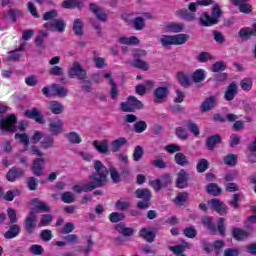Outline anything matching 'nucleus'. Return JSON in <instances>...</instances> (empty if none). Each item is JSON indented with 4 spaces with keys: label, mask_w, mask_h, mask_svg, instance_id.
Listing matches in <instances>:
<instances>
[{
    "label": "nucleus",
    "mask_w": 256,
    "mask_h": 256,
    "mask_svg": "<svg viewBox=\"0 0 256 256\" xmlns=\"http://www.w3.org/2000/svg\"><path fill=\"white\" fill-rule=\"evenodd\" d=\"M93 169L95 172L89 176V179H92L93 182L73 186L72 190L75 193H87L97 189L98 187H103V185L107 183V175H109V170H107V167L103 165V162L95 160Z\"/></svg>",
    "instance_id": "1"
},
{
    "label": "nucleus",
    "mask_w": 256,
    "mask_h": 256,
    "mask_svg": "<svg viewBox=\"0 0 256 256\" xmlns=\"http://www.w3.org/2000/svg\"><path fill=\"white\" fill-rule=\"evenodd\" d=\"M209 5H213V0H197L188 4V10L185 8L177 10L176 15L188 22L195 21L197 9L199 7H209Z\"/></svg>",
    "instance_id": "2"
},
{
    "label": "nucleus",
    "mask_w": 256,
    "mask_h": 256,
    "mask_svg": "<svg viewBox=\"0 0 256 256\" xmlns=\"http://www.w3.org/2000/svg\"><path fill=\"white\" fill-rule=\"evenodd\" d=\"M222 15L223 12L221 11V6L219 4H214L212 6L211 15H209L207 12L202 13L199 19L200 25H202V27H211V25H217Z\"/></svg>",
    "instance_id": "3"
},
{
    "label": "nucleus",
    "mask_w": 256,
    "mask_h": 256,
    "mask_svg": "<svg viewBox=\"0 0 256 256\" xmlns=\"http://www.w3.org/2000/svg\"><path fill=\"white\" fill-rule=\"evenodd\" d=\"M33 173L36 177H43V169L45 167V152L38 148L37 146L33 147Z\"/></svg>",
    "instance_id": "4"
},
{
    "label": "nucleus",
    "mask_w": 256,
    "mask_h": 256,
    "mask_svg": "<svg viewBox=\"0 0 256 256\" xmlns=\"http://www.w3.org/2000/svg\"><path fill=\"white\" fill-rule=\"evenodd\" d=\"M120 109L124 113H133L135 109H143V102H141L135 96H130L126 102H122L120 104Z\"/></svg>",
    "instance_id": "5"
},
{
    "label": "nucleus",
    "mask_w": 256,
    "mask_h": 256,
    "mask_svg": "<svg viewBox=\"0 0 256 256\" xmlns=\"http://www.w3.org/2000/svg\"><path fill=\"white\" fill-rule=\"evenodd\" d=\"M68 75L72 79L77 77V79H80L81 81H84V79H87V71L81 66L79 62H74L70 69L68 70Z\"/></svg>",
    "instance_id": "6"
},
{
    "label": "nucleus",
    "mask_w": 256,
    "mask_h": 256,
    "mask_svg": "<svg viewBox=\"0 0 256 256\" xmlns=\"http://www.w3.org/2000/svg\"><path fill=\"white\" fill-rule=\"evenodd\" d=\"M17 116L10 114L6 118H0V129L2 131L11 132L16 129Z\"/></svg>",
    "instance_id": "7"
},
{
    "label": "nucleus",
    "mask_w": 256,
    "mask_h": 256,
    "mask_svg": "<svg viewBox=\"0 0 256 256\" xmlns=\"http://www.w3.org/2000/svg\"><path fill=\"white\" fill-rule=\"evenodd\" d=\"M45 29L48 31H58V33H63L67 24L63 19H54L52 22H47L44 24Z\"/></svg>",
    "instance_id": "8"
},
{
    "label": "nucleus",
    "mask_w": 256,
    "mask_h": 256,
    "mask_svg": "<svg viewBox=\"0 0 256 256\" xmlns=\"http://www.w3.org/2000/svg\"><path fill=\"white\" fill-rule=\"evenodd\" d=\"M33 211L34 213H49L51 211V206L39 198L33 199Z\"/></svg>",
    "instance_id": "9"
},
{
    "label": "nucleus",
    "mask_w": 256,
    "mask_h": 256,
    "mask_svg": "<svg viewBox=\"0 0 256 256\" xmlns=\"http://www.w3.org/2000/svg\"><path fill=\"white\" fill-rule=\"evenodd\" d=\"M93 147L98 151V153H102V155H109V140L103 139L101 141L94 140Z\"/></svg>",
    "instance_id": "10"
},
{
    "label": "nucleus",
    "mask_w": 256,
    "mask_h": 256,
    "mask_svg": "<svg viewBox=\"0 0 256 256\" xmlns=\"http://www.w3.org/2000/svg\"><path fill=\"white\" fill-rule=\"evenodd\" d=\"M210 205L219 215H227V206L221 200L214 198L210 201Z\"/></svg>",
    "instance_id": "11"
},
{
    "label": "nucleus",
    "mask_w": 256,
    "mask_h": 256,
    "mask_svg": "<svg viewBox=\"0 0 256 256\" xmlns=\"http://www.w3.org/2000/svg\"><path fill=\"white\" fill-rule=\"evenodd\" d=\"M188 181L189 174L185 170H180L177 174L176 187H178V189H185Z\"/></svg>",
    "instance_id": "12"
},
{
    "label": "nucleus",
    "mask_w": 256,
    "mask_h": 256,
    "mask_svg": "<svg viewBox=\"0 0 256 256\" xmlns=\"http://www.w3.org/2000/svg\"><path fill=\"white\" fill-rule=\"evenodd\" d=\"M167 95H169L167 87H158L154 91V103H163L167 99Z\"/></svg>",
    "instance_id": "13"
},
{
    "label": "nucleus",
    "mask_w": 256,
    "mask_h": 256,
    "mask_svg": "<svg viewBox=\"0 0 256 256\" xmlns=\"http://www.w3.org/2000/svg\"><path fill=\"white\" fill-rule=\"evenodd\" d=\"M90 11L96 15V18L98 21L105 22L107 21V13H105V10L103 8L97 6L95 3L90 4Z\"/></svg>",
    "instance_id": "14"
},
{
    "label": "nucleus",
    "mask_w": 256,
    "mask_h": 256,
    "mask_svg": "<svg viewBox=\"0 0 256 256\" xmlns=\"http://www.w3.org/2000/svg\"><path fill=\"white\" fill-rule=\"evenodd\" d=\"M216 105H217V97L210 96L209 98H206L202 103L201 111L202 113H207L208 111L215 109Z\"/></svg>",
    "instance_id": "15"
},
{
    "label": "nucleus",
    "mask_w": 256,
    "mask_h": 256,
    "mask_svg": "<svg viewBox=\"0 0 256 256\" xmlns=\"http://www.w3.org/2000/svg\"><path fill=\"white\" fill-rule=\"evenodd\" d=\"M49 131L52 135L63 133V120H54L48 124Z\"/></svg>",
    "instance_id": "16"
},
{
    "label": "nucleus",
    "mask_w": 256,
    "mask_h": 256,
    "mask_svg": "<svg viewBox=\"0 0 256 256\" xmlns=\"http://www.w3.org/2000/svg\"><path fill=\"white\" fill-rule=\"evenodd\" d=\"M64 137L71 145H79L83 141L81 135L75 131L66 133Z\"/></svg>",
    "instance_id": "17"
},
{
    "label": "nucleus",
    "mask_w": 256,
    "mask_h": 256,
    "mask_svg": "<svg viewBox=\"0 0 256 256\" xmlns=\"http://www.w3.org/2000/svg\"><path fill=\"white\" fill-rule=\"evenodd\" d=\"M235 95H237V83L232 82L228 86V88L224 94V99L226 101H233V99H235Z\"/></svg>",
    "instance_id": "18"
},
{
    "label": "nucleus",
    "mask_w": 256,
    "mask_h": 256,
    "mask_svg": "<svg viewBox=\"0 0 256 256\" xmlns=\"http://www.w3.org/2000/svg\"><path fill=\"white\" fill-rule=\"evenodd\" d=\"M22 175H23V170L17 167H12L6 174V179L7 181L13 182L19 179V177H21Z\"/></svg>",
    "instance_id": "19"
},
{
    "label": "nucleus",
    "mask_w": 256,
    "mask_h": 256,
    "mask_svg": "<svg viewBox=\"0 0 256 256\" xmlns=\"http://www.w3.org/2000/svg\"><path fill=\"white\" fill-rule=\"evenodd\" d=\"M221 135L219 134H215L210 136L207 140H206V147L209 151H213V149H215V145H219V143H221Z\"/></svg>",
    "instance_id": "20"
},
{
    "label": "nucleus",
    "mask_w": 256,
    "mask_h": 256,
    "mask_svg": "<svg viewBox=\"0 0 256 256\" xmlns=\"http://www.w3.org/2000/svg\"><path fill=\"white\" fill-rule=\"evenodd\" d=\"M19 51H25V43L21 44L17 49L8 52L7 61H19L21 59Z\"/></svg>",
    "instance_id": "21"
},
{
    "label": "nucleus",
    "mask_w": 256,
    "mask_h": 256,
    "mask_svg": "<svg viewBox=\"0 0 256 256\" xmlns=\"http://www.w3.org/2000/svg\"><path fill=\"white\" fill-rule=\"evenodd\" d=\"M48 109L51 113H54V115H61V113H63V104L58 101H50L48 103Z\"/></svg>",
    "instance_id": "22"
},
{
    "label": "nucleus",
    "mask_w": 256,
    "mask_h": 256,
    "mask_svg": "<svg viewBox=\"0 0 256 256\" xmlns=\"http://www.w3.org/2000/svg\"><path fill=\"white\" fill-rule=\"evenodd\" d=\"M140 237L148 241V243H153L155 241V232L149 228H142L140 230Z\"/></svg>",
    "instance_id": "23"
},
{
    "label": "nucleus",
    "mask_w": 256,
    "mask_h": 256,
    "mask_svg": "<svg viewBox=\"0 0 256 256\" xmlns=\"http://www.w3.org/2000/svg\"><path fill=\"white\" fill-rule=\"evenodd\" d=\"M51 89L58 97H67V93H69V90L61 84H53Z\"/></svg>",
    "instance_id": "24"
},
{
    "label": "nucleus",
    "mask_w": 256,
    "mask_h": 256,
    "mask_svg": "<svg viewBox=\"0 0 256 256\" xmlns=\"http://www.w3.org/2000/svg\"><path fill=\"white\" fill-rule=\"evenodd\" d=\"M137 199H142L143 201H151V190L147 188L137 189L135 191Z\"/></svg>",
    "instance_id": "25"
},
{
    "label": "nucleus",
    "mask_w": 256,
    "mask_h": 256,
    "mask_svg": "<svg viewBox=\"0 0 256 256\" xmlns=\"http://www.w3.org/2000/svg\"><path fill=\"white\" fill-rule=\"evenodd\" d=\"M232 237H234L236 241H243V239H247V237H249V233L241 228H233Z\"/></svg>",
    "instance_id": "26"
},
{
    "label": "nucleus",
    "mask_w": 256,
    "mask_h": 256,
    "mask_svg": "<svg viewBox=\"0 0 256 256\" xmlns=\"http://www.w3.org/2000/svg\"><path fill=\"white\" fill-rule=\"evenodd\" d=\"M126 143H127L126 138H118L114 140L110 145L112 153L119 152L121 150V147H123V145H125Z\"/></svg>",
    "instance_id": "27"
},
{
    "label": "nucleus",
    "mask_w": 256,
    "mask_h": 256,
    "mask_svg": "<svg viewBox=\"0 0 256 256\" xmlns=\"http://www.w3.org/2000/svg\"><path fill=\"white\" fill-rule=\"evenodd\" d=\"M176 77L182 87H191V79L185 72H178Z\"/></svg>",
    "instance_id": "28"
},
{
    "label": "nucleus",
    "mask_w": 256,
    "mask_h": 256,
    "mask_svg": "<svg viewBox=\"0 0 256 256\" xmlns=\"http://www.w3.org/2000/svg\"><path fill=\"white\" fill-rule=\"evenodd\" d=\"M21 233V227L17 224H14L10 227V229L4 234V237L6 239H13L14 237H17Z\"/></svg>",
    "instance_id": "29"
},
{
    "label": "nucleus",
    "mask_w": 256,
    "mask_h": 256,
    "mask_svg": "<svg viewBox=\"0 0 256 256\" xmlns=\"http://www.w3.org/2000/svg\"><path fill=\"white\" fill-rule=\"evenodd\" d=\"M120 45H139V38L135 36L118 38Z\"/></svg>",
    "instance_id": "30"
},
{
    "label": "nucleus",
    "mask_w": 256,
    "mask_h": 256,
    "mask_svg": "<svg viewBox=\"0 0 256 256\" xmlns=\"http://www.w3.org/2000/svg\"><path fill=\"white\" fill-rule=\"evenodd\" d=\"M174 161L177 163V165H180V167H185V165H189V158L181 152H178L174 156Z\"/></svg>",
    "instance_id": "31"
},
{
    "label": "nucleus",
    "mask_w": 256,
    "mask_h": 256,
    "mask_svg": "<svg viewBox=\"0 0 256 256\" xmlns=\"http://www.w3.org/2000/svg\"><path fill=\"white\" fill-rule=\"evenodd\" d=\"M104 78L109 79V83L111 85L110 95H111L112 99H117V95L119 92L117 90V84H115V81L113 80V78H111V73L105 74Z\"/></svg>",
    "instance_id": "32"
},
{
    "label": "nucleus",
    "mask_w": 256,
    "mask_h": 256,
    "mask_svg": "<svg viewBox=\"0 0 256 256\" xmlns=\"http://www.w3.org/2000/svg\"><path fill=\"white\" fill-rule=\"evenodd\" d=\"M24 230L26 233H28V235L33 233V211H31L25 219Z\"/></svg>",
    "instance_id": "33"
},
{
    "label": "nucleus",
    "mask_w": 256,
    "mask_h": 256,
    "mask_svg": "<svg viewBox=\"0 0 256 256\" xmlns=\"http://www.w3.org/2000/svg\"><path fill=\"white\" fill-rule=\"evenodd\" d=\"M173 45H185L189 41V35L187 34H176L172 35Z\"/></svg>",
    "instance_id": "34"
},
{
    "label": "nucleus",
    "mask_w": 256,
    "mask_h": 256,
    "mask_svg": "<svg viewBox=\"0 0 256 256\" xmlns=\"http://www.w3.org/2000/svg\"><path fill=\"white\" fill-rule=\"evenodd\" d=\"M185 127H187V129H189L195 137H199L201 131L199 130V125H197V123L193 122L192 120H187L185 122Z\"/></svg>",
    "instance_id": "35"
},
{
    "label": "nucleus",
    "mask_w": 256,
    "mask_h": 256,
    "mask_svg": "<svg viewBox=\"0 0 256 256\" xmlns=\"http://www.w3.org/2000/svg\"><path fill=\"white\" fill-rule=\"evenodd\" d=\"M116 231H118V233H121V235H124L125 237H131V235H133L134 233L133 228L125 227V224L123 223H120L116 226Z\"/></svg>",
    "instance_id": "36"
},
{
    "label": "nucleus",
    "mask_w": 256,
    "mask_h": 256,
    "mask_svg": "<svg viewBox=\"0 0 256 256\" xmlns=\"http://www.w3.org/2000/svg\"><path fill=\"white\" fill-rule=\"evenodd\" d=\"M192 81L195 83H201L205 81V70L203 69H198L192 74Z\"/></svg>",
    "instance_id": "37"
},
{
    "label": "nucleus",
    "mask_w": 256,
    "mask_h": 256,
    "mask_svg": "<svg viewBox=\"0 0 256 256\" xmlns=\"http://www.w3.org/2000/svg\"><path fill=\"white\" fill-rule=\"evenodd\" d=\"M166 28L171 33H181V31H183L184 29V26L181 23L171 22L167 24Z\"/></svg>",
    "instance_id": "38"
},
{
    "label": "nucleus",
    "mask_w": 256,
    "mask_h": 256,
    "mask_svg": "<svg viewBox=\"0 0 256 256\" xmlns=\"http://www.w3.org/2000/svg\"><path fill=\"white\" fill-rule=\"evenodd\" d=\"M132 67L136 69H141L142 71H149V63L145 60H134L131 62Z\"/></svg>",
    "instance_id": "39"
},
{
    "label": "nucleus",
    "mask_w": 256,
    "mask_h": 256,
    "mask_svg": "<svg viewBox=\"0 0 256 256\" xmlns=\"http://www.w3.org/2000/svg\"><path fill=\"white\" fill-rule=\"evenodd\" d=\"M33 119L36 123H39V125H43L45 123V116H43L41 110L37 108H33Z\"/></svg>",
    "instance_id": "40"
},
{
    "label": "nucleus",
    "mask_w": 256,
    "mask_h": 256,
    "mask_svg": "<svg viewBox=\"0 0 256 256\" xmlns=\"http://www.w3.org/2000/svg\"><path fill=\"white\" fill-rule=\"evenodd\" d=\"M73 31L75 35L81 36L83 35V21L81 19H75L73 23Z\"/></svg>",
    "instance_id": "41"
},
{
    "label": "nucleus",
    "mask_w": 256,
    "mask_h": 256,
    "mask_svg": "<svg viewBox=\"0 0 256 256\" xmlns=\"http://www.w3.org/2000/svg\"><path fill=\"white\" fill-rule=\"evenodd\" d=\"M133 27L136 31H143L145 29V19L143 17H136L133 20Z\"/></svg>",
    "instance_id": "42"
},
{
    "label": "nucleus",
    "mask_w": 256,
    "mask_h": 256,
    "mask_svg": "<svg viewBox=\"0 0 256 256\" xmlns=\"http://www.w3.org/2000/svg\"><path fill=\"white\" fill-rule=\"evenodd\" d=\"M21 195V190H9L5 194H3V198L5 201H13L15 197H19Z\"/></svg>",
    "instance_id": "43"
},
{
    "label": "nucleus",
    "mask_w": 256,
    "mask_h": 256,
    "mask_svg": "<svg viewBox=\"0 0 256 256\" xmlns=\"http://www.w3.org/2000/svg\"><path fill=\"white\" fill-rule=\"evenodd\" d=\"M52 222H53V215L44 214L42 216V218L40 219L38 226L39 227H48V225H51Z\"/></svg>",
    "instance_id": "44"
},
{
    "label": "nucleus",
    "mask_w": 256,
    "mask_h": 256,
    "mask_svg": "<svg viewBox=\"0 0 256 256\" xmlns=\"http://www.w3.org/2000/svg\"><path fill=\"white\" fill-rule=\"evenodd\" d=\"M207 192L210 193V195H214L217 197L221 193V188L215 183H210L206 187Z\"/></svg>",
    "instance_id": "45"
},
{
    "label": "nucleus",
    "mask_w": 256,
    "mask_h": 256,
    "mask_svg": "<svg viewBox=\"0 0 256 256\" xmlns=\"http://www.w3.org/2000/svg\"><path fill=\"white\" fill-rule=\"evenodd\" d=\"M48 35L49 33H47V31L40 30L35 39L36 45H38V47H43V41L47 39Z\"/></svg>",
    "instance_id": "46"
},
{
    "label": "nucleus",
    "mask_w": 256,
    "mask_h": 256,
    "mask_svg": "<svg viewBox=\"0 0 256 256\" xmlns=\"http://www.w3.org/2000/svg\"><path fill=\"white\" fill-rule=\"evenodd\" d=\"M185 249H189V245H176V246H169V250L172 251L175 255H181Z\"/></svg>",
    "instance_id": "47"
},
{
    "label": "nucleus",
    "mask_w": 256,
    "mask_h": 256,
    "mask_svg": "<svg viewBox=\"0 0 256 256\" xmlns=\"http://www.w3.org/2000/svg\"><path fill=\"white\" fill-rule=\"evenodd\" d=\"M209 169V161L207 159H201L197 164V172L205 173Z\"/></svg>",
    "instance_id": "48"
},
{
    "label": "nucleus",
    "mask_w": 256,
    "mask_h": 256,
    "mask_svg": "<svg viewBox=\"0 0 256 256\" xmlns=\"http://www.w3.org/2000/svg\"><path fill=\"white\" fill-rule=\"evenodd\" d=\"M63 203H75V194L72 192H64L61 195Z\"/></svg>",
    "instance_id": "49"
},
{
    "label": "nucleus",
    "mask_w": 256,
    "mask_h": 256,
    "mask_svg": "<svg viewBox=\"0 0 256 256\" xmlns=\"http://www.w3.org/2000/svg\"><path fill=\"white\" fill-rule=\"evenodd\" d=\"M40 239L45 242L51 241L53 239V232L49 229L42 230L40 232Z\"/></svg>",
    "instance_id": "50"
},
{
    "label": "nucleus",
    "mask_w": 256,
    "mask_h": 256,
    "mask_svg": "<svg viewBox=\"0 0 256 256\" xmlns=\"http://www.w3.org/2000/svg\"><path fill=\"white\" fill-rule=\"evenodd\" d=\"M14 137L15 139H19L20 143L24 145V147H27L29 145V135L27 133H16Z\"/></svg>",
    "instance_id": "51"
},
{
    "label": "nucleus",
    "mask_w": 256,
    "mask_h": 256,
    "mask_svg": "<svg viewBox=\"0 0 256 256\" xmlns=\"http://www.w3.org/2000/svg\"><path fill=\"white\" fill-rule=\"evenodd\" d=\"M40 145L42 149H51L54 145V140L51 137H45L40 142Z\"/></svg>",
    "instance_id": "52"
},
{
    "label": "nucleus",
    "mask_w": 256,
    "mask_h": 256,
    "mask_svg": "<svg viewBox=\"0 0 256 256\" xmlns=\"http://www.w3.org/2000/svg\"><path fill=\"white\" fill-rule=\"evenodd\" d=\"M189 197V194L186 192L179 193L176 198L174 199V202L176 205H183L187 201Z\"/></svg>",
    "instance_id": "53"
},
{
    "label": "nucleus",
    "mask_w": 256,
    "mask_h": 256,
    "mask_svg": "<svg viewBox=\"0 0 256 256\" xmlns=\"http://www.w3.org/2000/svg\"><path fill=\"white\" fill-rule=\"evenodd\" d=\"M176 136L178 139H182L185 141L186 139L189 138V134L187 133V129L183 127H178L176 128Z\"/></svg>",
    "instance_id": "54"
},
{
    "label": "nucleus",
    "mask_w": 256,
    "mask_h": 256,
    "mask_svg": "<svg viewBox=\"0 0 256 256\" xmlns=\"http://www.w3.org/2000/svg\"><path fill=\"white\" fill-rule=\"evenodd\" d=\"M109 173H110V177H111L113 183H119V181H121V176L119 175L117 168L110 167Z\"/></svg>",
    "instance_id": "55"
},
{
    "label": "nucleus",
    "mask_w": 256,
    "mask_h": 256,
    "mask_svg": "<svg viewBox=\"0 0 256 256\" xmlns=\"http://www.w3.org/2000/svg\"><path fill=\"white\" fill-rule=\"evenodd\" d=\"M147 130V122L145 121H138L134 124V131L136 133H143V131Z\"/></svg>",
    "instance_id": "56"
},
{
    "label": "nucleus",
    "mask_w": 256,
    "mask_h": 256,
    "mask_svg": "<svg viewBox=\"0 0 256 256\" xmlns=\"http://www.w3.org/2000/svg\"><path fill=\"white\" fill-rule=\"evenodd\" d=\"M160 43L163 47H169V45H173V35H163L160 38Z\"/></svg>",
    "instance_id": "57"
},
{
    "label": "nucleus",
    "mask_w": 256,
    "mask_h": 256,
    "mask_svg": "<svg viewBox=\"0 0 256 256\" xmlns=\"http://www.w3.org/2000/svg\"><path fill=\"white\" fill-rule=\"evenodd\" d=\"M184 235L189 239H195V237H197V229H195V227L193 226L187 227L184 230Z\"/></svg>",
    "instance_id": "58"
},
{
    "label": "nucleus",
    "mask_w": 256,
    "mask_h": 256,
    "mask_svg": "<svg viewBox=\"0 0 256 256\" xmlns=\"http://www.w3.org/2000/svg\"><path fill=\"white\" fill-rule=\"evenodd\" d=\"M109 219L111 223H119V221H123V219H125V215L119 214L118 212H112L109 215Z\"/></svg>",
    "instance_id": "59"
},
{
    "label": "nucleus",
    "mask_w": 256,
    "mask_h": 256,
    "mask_svg": "<svg viewBox=\"0 0 256 256\" xmlns=\"http://www.w3.org/2000/svg\"><path fill=\"white\" fill-rule=\"evenodd\" d=\"M212 35L216 43H219L220 45H222V43H225V36H223V33H221L220 31L214 30L212 32Z\"/></svg>",
    "instance_id": "60"
},
{
    "label": "nucleus",
    "mask_w": 256,
    "mask_h": 256,
    "mask_svg": "<svg viewBox=\"0 0 256 256\" xmlns=\"http://www.w3.org/2000/svg\"><path fill=\"white\" fill-rule=\"evenodd\" d=\"M143 158V147L136 146L133 153V159L134 161H141Z\"/></svg>",
    "instance_id": "61"
},
{
    "label": "nucleus",
    "mask_w": 256,
    "mask_h": 256,
    "mask_svg": "<svg viewBox=\"0 0 256 256\" xmlns=\"http://www.w3.org/2000/svg\"><path fill=\"white\" fill-rule=\"evenodd\" d=\"M79 5V0H65L62 3V7L64 9H73V7H77Z\"/></svg>",
    "instance_id": "62"
},
{
    "label": "nucleus",
    "mask_w": 256,
    "mask_h": 256,
    "mask_svg": "<svg viewBox=\"0 0 256 256\" xmlns=\"http://www.w3.org/2000/svg\"><path fill=\"white\" fill-rule=\"evenodd\" d=\"M225 69H227V65L225 64V62H216L213 66H212V71L214 73H219L221 71H225Z\"/></svg>",
    "instance_id": "63"
},
{
    "label": "nucleus",
    "mask_w": 256,
    "mask_h": 256,
    "mask_svg": "<svg viewBox=\"0 0 256 256\" xmlns=\"http://www.w3.org/2000/svg\"><path fill=\"white\" fill-rule=\"evenodd\" d=\"M224 163H225V165H230V166L236 165V163H237V155L229 154L228 156H226L224 158Z\"/></svg>",
    "instance_id": "64"
}]
</instances>
